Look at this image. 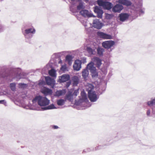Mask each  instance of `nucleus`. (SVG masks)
Returning <instances> with one entry per match:
<instances>
[{
  "label": "nucleus",
  "mask_w": 155,
  "mask_h": 155,
  "mask_svg": "<svg viewBox=\"0 0 155 155\" xmlns=\"http://www.w3.org/2000/svg\"><path fill=\"white\" fill-rule=\"evenodd\" d=\"M88 91V97L91 102L96 101L99 98L98 96L96 94L95 91H93L94 86L91 84H88L87 87Z\"/></svg>",
  "instance_id": "nucleus-1"
},
{
  "label": "nucleus",
  "mask_w": 155,
  "mask_h": 155,
  "mask_svg": "<svg viewBox=\"0 0 155 155\" xmlns=\"http://www.w3.org/2000/svg\"><path fill=\"white\" fill-rule=\"evenodd\" d=\"M32 102L33 104L37 102L40 106L44 107L49 104L50 101L46 97L38 96L33 100Z\"/></svg>",
  "instance_id": "nucleus-2"
},
{
  "label": "nucleus",
  "mask_w": 155,
  "mask_h": 155,
  "mask_svg": "<svg viewBox=\"0 0 155 155\" xmlns=\"http://www.w3.org/2000/svg\"><path fill=\"white\" fill-rule=\"evenodd\" d=\"M35 30L33 28L26 29L23 31L25 38L28 39L31 38L33 36L32 34H35Z\"/></svg>",
  "instance_id": "nucleus-3"
},
{
  "label": "nucleus",
  "mask_w": 155,
  "mask_h": 155,
  "mask_svg": "<svg viewBox=\"0 0 155 155\" xmlns=\"http://www.w3.org/2000/svg\"><path fill=\"white\" fill-rule=\"evenodd\" d=\"M87 68L90 71L93 78L96 77L98 76V73L96 71L95 67H94L93 63L91 62L87 65Z\"/></svg>",
  "instance_id": "nucleus-4"
},
{
  "label": "nucleus",
  "mask_w": 155,
  "mask_h": 155,
  "mask_svg": "<svg viewBox=\"0 0 155 155\" xmlns=\"http://www.w3.org/2000/svg\"><path fill=\"white\" fill-rule=\"evenodd\" d=\"M97 3L99 6H102L105 9L110 10L112 8V4L110 2L98 0Z\"/></svg>",
  "instance_id": "nucleus-5"
},
{
  "label": "nucleus",
  "mask_w": 155,
  "mask_h": 155,
  "mask_svg": "<svg viewBox=\"0 0 155 155\" xmlns=\"http://www.w3.org/2000/svg\"><path fill=\"white\" fill-rule=\"evenodd\" d=\"M115 44V42L112 40L102 42L103 47L107 49H109L113 47Z\"/></svg>",
  "instance_id": "nucleus-6"
},
{
  "label": "nucleus",
  "mask_w": 155,
  "mask_h": 155,
  "mask_svg": "<svg viewBox=\"0 0 155 155\" xmlns=\"http://www.w3.org/2000/svg\"><path fill=\"white\" fill-rule=\"evenodd\" d=\"M97 35L100 38L104 39H111L113 38V37L111 35L102 32H97Z\"/></svg>",
  "instance_id": "nucleus-7"
},
{
  "label": "nucleus",
  "mask_w": 155,
  "mask_h": 155,
  "mask_svg": "<svg viewBox=\"0 0 155 155\" xmlns=\"http://www.w3.org/2000/svg\"><path fill=\"white\" fill-rule=\"evenodd\" d=\"M91 62L93 65L95 64L98 68H99L102 64L101 60L97 57H94L92 59Z\"/></svg>",
  "instance_id": "nucleus-8"
},
{
  "label": "nucleus",
  "mask_w": 155,
  "mask_h": 155,
  "mask_svg": "<svg viewBox=\"0 0 155 155\" xmlns=\"http://www.w3.org/2000/svg\"><path fill=\"white\" fill-rule=\"evenodd\" d=\"M103 24L98 19H96L93 20V26L95 28L100 29L103 26Z\"/></svg>",
  "instance_id": "nucleus-9"
},
{
  "label": "nucleus",
  "mask_w": 155,
  "mask_h": 155,
  "mask_svg": "<svg viewBox=\"0 0 155 155\" xmlns=\"http://www.w3.org/2000/svg\"><path fill=\"white\" fill-rule=\"evenodd\" d=\"M70 78V75L68 74H63L59 77L58 81L60 83H63L68 81Z\"/></svg>",
  "instance_id": "nucleus-10"
},
{
  "label": "nucleus",
  "mask_w": 155,
  "mask_h": 155,
  "mask_svg": "<svg viewBox=\"0 0 155 155\" xmlns=\"http://www.w3.org/2000/svg\"><path fill=\"white\" fill-rule=\"evenodd\" d=\"M80 13L81 15L84 17H91L94 16L92 14L86 9L81 10L80 12Z\"/></svg>",
  "instance_id": "nucleus-11"
},
{
  "label": "nucleus",
  "mask_w": 155,
  "mask_h": 155,
  "mask_svg": "<svg viewBox=\"0 0 155 155\" xmlns=\"http://www.w3.org/2000/svg\"><path fill=\"white\" fill-rule=\"evenodd\" d=\"M94 11L95 13L97 14L98 18H101L102 17L103 12L100 7L97 6H95Z\"/></svg>",
  "instance_id": "nucleus-12"
},
{
  "label": "nucleus",
  "mask_w": 155,
  "mask_h": 155,
  "mask_svg": "<svg viewBox=\"0 0 155 155\" xmlns=\"http://www.w3.org/2000/svg\"><path fill=\"white\" fill-rule=\"evenodd\" d=\"M86 50L89 56L95 55L96 53L95 48H92L90 47H87Z\"/></svg>",
  "instance_id": "nucleus-13"
},
{
  "label": "nucleus",
  "mask_w": 155,
  "mask_h": 155,
  "mask_svg": "<svg viewBox=\"0 0 155 155\" xmlns=\"http://www.w3.org/2000/svg\"><path fill=\"white\" fill-rule=\"evenodd\" d=\"M123 8V6L119 4L115 5L112 8V10L114 12H120Z\"/></svg>",
  "instance_id": "nucleus-14"
},
{
  "label": "nucleus",
  "mask_w": 155,
  "mask_h": 155,
  "mask_svg": "<svg viewBox=\"0 0 155 155\" xmlns=\"http://www.w3.org/2000/svg\"><path fill=\"white\" fill-rule=\"evenodd\" d=\"M41 92L45 95H51L52 93V90L48 88L44 87L41 90Z\"/></svg>",
  "instance_id": "nucleus-15"
},
{
  "label": "nucleus",
  "mask_w": 155,
  "mask_h": 155,
  "mask_svg": "<svg viewBox=\"0 0 155 155\" xmlns=\"http://www.w3.org/2000/svg\"><path fill=\"white\" fill-rule=\"evenodd\" d=\"M81 65L80 61L79 60L75 61L73 66L74 70L77 71H79L81 68Z\"/></svg>",
  "instance_id": "nucleus-16"
},
{
  "label": "nucleus",
  "mask_w": 155,
  "mask_h": 155,
  "mask_svg": "<svg viewBox=\"0 0 155 155\" xmlns=\"http://www.w3.org/2000/svg\"><path fill=\"white\" fill-rule=\"evenodd\" d=\"M46 82L47 84L53 87L55 85V81L53 79L49 77L45 78Z\"/></svg>",
  "instance_id": "nucleus-17"
},
{
  "label": "nucleus",
  "mask_w": 155,
  "mask_h": 155,
  "mask_svg": "<svg viewBox=\"0 0 155 155\" xmlns=\"http://www.w3.org/2000/svg\"><path fill=\"white\" fill-rule=\"evenodd\" d=\"M129 16L127 13H121L119 14V19L121 21H124L128 18Z\"/></svg>",
  "instance_id": "nucleus-18"
},
{
  "label": "nucleus",
  "mask_w": 155,
  "mask_h": 155,
  "mask_svg": "<svg viewBox=\"0 0 155 155\" xmlns=\"http://www.w3.org/2000/svg\"><path fill=\"white\" fill-rule=\"evenodd\" d=\"M56 107H55L53 104H51L46 107H42L39 109H37L38 110H44L49 109H55Z\"/></svg>",
  "instance_id": "nucleus-19"
},
{
  "label": "nucleus",
  "mask_w": 155,
  "mask_h": 155,
  "mask_svg": "<svg viewBox=\"0 0 155 155\" xmlns=\"http://www.w3.org/2000/svg\"><path fill=\"white\" fill-rule=\"evenodd\" d=\"M118 2L119 3L122 4L127 6H130L132 4L131 2L128 0H119Z\"/></svg>",
  "instance_id": "nucleus-20"
},
{
  "label": "nucleus",
  "mask_w": 155,
  "mask_h": 155,
  "mask_svg": "<svg viewBox=\"0 0 155 155\" xmlns=\"http://www.w3.org/2000/svg\"><path fill=\"white\" fill-rule=\"evenodd\" d=\"M82 76L85 80L87 79L89 74V72L87 69H84L82 72Z\"/></svg>",
  "instance_id": "nucleus-21"
},
{
  "label": "nucleus",
  "mask_w": 155,
  "mask_h": 155,
  "mask_svg": "<svg viewBox=\"0 0 155 155\" xmlns=\"http://www.w3.org/2000/svg\"><path fill=\"white\" fill-rule=\"evenodd\" d=\"M97 55L99 56H101L103 55L104 50L103 48L98 47L97 49Z\"/></svg>",
  "instance_id": "nucleus-22"
},
{
  "label": "nucleus",
  "mask_w": 155,
  "mask_h": 155,
  "mask_svg": "<svg viewBox=\"0 0 155 155\" xmlns=\"http://www.w3.org/2000/svg\"><path fill=\"white\" fill-rule=\"evenodd\" d=\"M72 81L73 85L74 86H77L79 82V78L77 76H74L72 77Z\"/></svg>",
  "instance_id": "nucleus-23"
},
{
  "label": "nucleus",
  "mask_w": 155,
  "mask_h": 155,
  "mask_svg": "<svg viewBox=\"0 0 155 155\" xmlns=\"http://www.w3.org/2000/svg\"><path fill=\"white\" fill-rule=\"evenodd\" d=\"M147 104L150 107L155 106V97L153 98H151L150 101L147 102Z\"/></svg>",
  "instance_id": "nucleus-24"
},
{
  "label": "nucleus",
  "mask_w": 155,
  "mask_h": 155,
  "mask_svg": "<svg viewBox=\"0 0 155 155\" xmlns=\"http://www.w3.org/2000/svg\"><path fill=\"white\" fill-rule=\"evenodd\" d=\"M66 99L70 101H71L73 100V96L71 92L69 91L68 92L66 96Z\"/></svg>",
  "instance_id": "nucleus-25"
},
{
  "label": "nucleus",
  "mask_w": 155,
  "mask_h": 155,
  "mask_svg": "<svg viewBox=\"0 0 155 155\" xmlns=\"http://www.w3.org/2000/svg\"><path fill=\"white\" fill-rule=\"evenodd\" d=\"M66 93L65 90L57 91L55 93V95L57 96H60L61 95H64Z\"/></svg>",
  "instance_id": "nucleus-26"
},
{
  "label": "nucleus",
  "mask_w": 155,
  "mask_h": 155,
  "mask_svg": "<svg viewBox=\"0 0 155 155\" xmlns=\"http://www.w3.org/2000/svg\"><path fill=\"white\" fill-rule=\"evenodd\" d=\"M72 59V57L70 55H67L66 57V60L68 62L69 65L71 64Z\"/></svg>",
  "instance_id": "nucleus-27"
},
{
  "label": "nucleus",
  "mask_w": 155,
  "mask_h": 155,
  "mask_svg": "<svg viewBox=\"0 0 155 155\" xmlns=\"http://www.w3.org/2000/svg\"><path fill=\"white\" fill-rule=\"evenodd\" d=\"M49 74L51 76L56 78V71L54 69H52L49 71Z\"/></svg>",
  "instance_id": "nucleus-28"
},
{
  "label": "nucleus",
  "mask_w": 155,
  "mask_h": 155,
  "mask_svg": "<svg viewBox=\"0 0 155 155\" xmlns=\"http://www.w3.org/2000/svg\"><path fill=\"white\" fill-rule=\"evenodd\" d=\"M84 3L82 2H80L78 5L77 6V9L78 10H80L84 9Z\"/></svg>",
  "instance_id": "nucleus-29"
},
{
  "label": "nucleus",
  "mask_w": 155,
  "mask_h": 155,
  "mask_svg": "<svg viewBox=\"0 0 155 155\" xmlns=\"http://www.w3.org/2000/svg\"><path fill=\"white\" fill-rule=\"evenodd\" d=\"M57 104L59 106L63 105L64 104V100L61 99L57 100Z\"/></svg>",
  "instance_id": "nucleus-30"
},
{
  "label": "nucleus",
  "mask_w": 155,
  "mask_h": 155,
  "mask_svg": "<svg viewBox=\"0 0 155 155\" xmlns=\"http://www.w3.org/2000/svg\"><path fill=\"white\" fill-rule=\"evenodd\" d=\"M81 94L82 99L84 101H86L87 99L86 94L84 92H82Z\"/></svg>",
  "instance_id": "nucleus-31"
},
{
  "label": "nucleus",
  "mask_w": 155,
  "mask_h": 155,
  "mask_svg": "<svg viewBox=\"0 0 155 155\" xmlns=\"http://www.w3.org/2000/svg\"><path fill=\"white\" fill-rule=\"evenodd\" d=\"M61 69L64 72L68 71L67 67L65 65L62 66L61 68Z\"/></svg>",
  "instance_id": "nucleus-32"
},
{
  "label": "nucleus",
  "mask_w": 155,
  "mask_h": 155,
  "mask_svg": "<svg viewBox=\"0 0 155 155\" xmlns=\"http://www.w3.org/2000/svg\"><path fill=\"white\" fill-rule=\"evenodd\" d=\"M10 86L12 90L14 91L15 90V84L14 83L10 84Z\"/></svg>",
  "instance_id": "nucleus-33"
},
{
  "label": "nucleus",
  "mask_w": 155,
  "mask_h": 155,
  "mask_svg": "<svg viewBox=\"0 0 155 155\" xmlns=\"http://www.w3.org/2000/svg\"><path fill=\"white\" fill-rule=\"evenodd\" d=\"M101 71L104 74H107V68L106 67H104L101 69Z\"/></svg>",
  "instance_id": "nucleus-34"
},
{
  "label": "nucleus",
  "mask_w": 155,
  "mask_h": 155,
  "mask_svg": "<svg viewBox=\"0 0 155 155\" xmlns=\"http://www.w3.org/2000/svg\"><path fill=\"white\" fill-rule=\"evenodd\" d=\"M78 93H79L78 89L74 90L73 94H72L73 96L76 97V96H77Z\"/></svg>",
  "instance_id": "nucleus-35"
},
{
  "label": "nucleus",
  "mask_w": 155,
  "mask_h": 155,
  "mask_svg": "<svg viewBox=\"0 0 155 155\" xmlns=\"http://www.w3.org/2000/svg\"><path fill=\"white\" fill-rule=\"evenodd\" d=\"M5 29L4 27L3 26L0 24V33L3 31Z\"/></svg>",
  "instance_id": "nucleus-36"
},
{
  "label": "nucleus",
  "mask_w": 155,
  "mask_h": 155,
  "mask_svg": "<svg viewBox=\"0 0 155 155\" xmlns=\"http://www.w3.org/2000/svg\"><path fill=\"white\" fill-rule=\"evenodd\" d=\"M0 104H3L5 106L6 105V103L5 100H0Z\"/></svg>",
  "instance_id": "nucleus-37"
},
{
  "label": "nucleus",
  "mask_w": 155,
  "mask_h": 155,
  "mask_svg": "<svg viewBox=\"0 0 155 155\" xmlns=\"http://www.w3.org/2000/svg\"><path fill=\"white\" fill-rule=\"evenodd\" d=\"M26 84L23 83H19V87H24L25 86Z\"/></svg>",
  "instance_id": "nucleus-38"
},
{
  "label": "nucleus",
  "mask_w": 155,
  "mask_h": 155,
  "mask_svg": "<svg viewBox=\"0 0 155 155\" xmlns=\"http://www.w3.org/2000/svg\"><path fill=\"white\" fill-rule=\"evenodd\" d=\"M150 109H148L147 110V115L148 116H150Z\"/></svg>",
  "instance_id": "nucleus-39"
},
{
  "label": "nucleus",
  "mask_w": 155,
  "mask_h": 155,
  "mask_svg": "<svg viewBox=\"0 0 155 155\" xmlns=\"http://www.w3.org/2000/svg\"><path fill=\"white\" fill-rule=\"evenodd\" d=\"M71 84V82L70 81H68L67 83H66V87L68 88V87Z\"/></svg>",
  "instance_id": "nucleus-40"
},
{
  "label": "nucleus",
  "mask_w": 155,
  "mask_h": 155,
  "mask_svg": "<svg viewBox=\"0 0 155 155\" xmlns=\"http://www.w3.org/2000/svg\"><path fill=\"white\" fill-rule=\"evenodd\" d=\"M52 128L54 129H57L58 128V127L57 126L53 125L52 126Z\"/></svg>",
  "instance_id": "nucleus-41"
},
{
  "label": "nucleus",
  "mask_w": 155,
  "mask_h": 155,
  "mask_svg": "<svg viewBox=\"0 0 155 155\" xmlns=\"http://www.w3.org/2000/svg\"><path fill=\"white\" fill-rule=\"evenodd\" d=\"M21 73H20V74H19V77H19V78H18V79H20L21 78H23V77H21Z\"/></svg>",
  "instance_id": "nucleus-42"
},
{
  "label": "nucleus",
  "mask_w": 155,
  "mask_h": 155,
  "mask_svg": "<svg viewBox=\"0 0 155 155\" xmlns=\"http://www.w3.org/2000/svg\"><path fill=\"white\" fill-rule=\"evenodd\" d=\"M62 62V61L61 60H60V61H59L58 62L59 63H61Z\"/></svg>",
  "instance_id": "nucleus-43"
},
{
  "label": "nucleus",
  "mask_w": 155,
  "mask_h": 155,
  "mask_svg": "<svg viewBox=\"0 0 155 155\" xmlns=\"http://www.w3.org/2000/svg\"><path fill=\"white\" fill-rule=\"evenodd\" d=\"M84 26H85V27H86V25H84Z\"/></svg>",
  "instance_id": "nucleus-44"
}]
</instances>
